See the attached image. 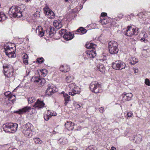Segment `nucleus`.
<instances>
[{"mask_svg": "<svg viewBox=\"0 0 150 150\" xmlns=\"http://www.w3.org/2000/svg\"><path fill=\"white\" fill-rule=\"evenodd\" d=\"M38 13V11H37V12H36V13Z\"/></svg>", "mask_w": 150, "mask_h": 150, "instance_id": "obj_60", "label": "nucleus"}, {"mask_svg": "<svg viewBox=\"0 0 150 150\" xmlns=\"http://www.w3.org/2000/svg\"><path fill=\"white\" fill-rule=\"evenodd\" d=\"M41 72L42 74H43V76H45L47 74V71L46 70H43L41 71Z\"/></svg>", "mask_w": 150, "mask_h": 150, "instance_id": "obj_42", "label": "nucleus"}, {"mask_svg": "<svg viewBox=\"0 0 150 150\" xmlns=\"http://www.w3.org/2000/svg\"><path fill=\"white\" fill-rule=\"evenodd\" d=\"M36 33L41 37L43 36L45 33V35L48 37H51L53 35V33L51 32L48 31V32H47V31H46V32L45 33V31H44L43 28L40 26H38V27H37L36 29Z\"/></svg>", "mask_w": 150, "mask_h": 150, "instance_id": "obj_6", "label": "nucleus"}, {"mask_svg": "<svg viewBox=\"0 0 150 150\" xmlns=\"http://www.w3.org/2000/svg\"><path fill=\"white\" fill-rule=\"evenodd\" d=\"M62 140L61 139H59V143L61 144H65V143H62V141H61Z\"/></svg>", "mask_w": 150, "mask_h": 150, "instance_id": "obj_55", "label": "nucleus"}, {"mask_svg": "<svg viewBox=\"0 0 150 150\" xmlns=\"http://www.w3.org/2000/svg\"><path fill=\"white\" fill-rule=\"evenodd\" d=\"M145 84L148 86H150V81L148 79H146L145 81Z\"/></svg>", "mask_w": 150, "mask_h": 150, "instance_id": "obj_40", "label": "nucleus"}, {"mask_svg": "<svg viewBox=\"0 0 150 150\" xmlns=\"http://www.w3.org/2000/svg\"><path fill=\"white\" fill-rule=\"evenodd\" d=\"M141 40V41H144V42H145L146 41V40H145V39L144 38H142L141 39H140Z\"/></svg>", "mask_w": 150, "mask_h": 150, "instance_id": "obj_53", "label": "nucleus"}, {"mask_svg": "<svg viewBox=\"0 0 150 150\" xmlns=\"http://www.w3.org/2000/svg\"><path fill=\"white\" fill-rule=\"evenodd\" d=\"M4 50L6 54L9 58H14L16 56L15 48L11 47L9 45H6L4 46Z\"/></svg>", "mask_w": 150, "mask_h": 150, "instance_id": "obj_3", "label": "nucleus"}, {"mask_svg": "<svg viewBox=\"0 0 150 150\" xmlns=\"http://www.w3.org/2000/svg\"><path fill=\"white\" fill-rule=\"evenodd\" d=\"M143 20L144 21V22H142V21H141L142 23H146L147 22H146V21H147L148 20V18H145L144 17L143 19Z\"/></svg>", "mask_w": 150, "mask_h": 150, "instance_id": "obj_45", "label": "nucleus"}, {"mask_svg": "<svg viewBox=\"0 0 150 150\" xmlns=\"http://www.w3.org/2000/svg\"><path fill=\"white\" fill-rule=\"evenodd\" d=\"M45 105V104L43 102V101L39 99H38L33 105V107L35 108L39 109L43 108L44 107Z\"/></svg>", "mask_w": 150, "mask_h": 150, "instance_id": "obj_17", "label": "nucleus"}, {"mask_svg": "<svg viewBox=\"0 0 150 150\" xmlns=\"http://www.w3.org/2000/svg\"><path fill=\"white\" fill-rule=\"evenodd\" d=\"M132 113L131 112H128L127 113V115L128 116V117H132Z\"/></svg>", "mask_w": 150, "mask_h": 150, "instance_id": "obj_49", "label": "nucleus"}, {"mask_svg": "<svg viewBox=\"0 0 150 150\" xmlns=\"http://www.w3.org/2000/svg\"><path fill=\"white\" fill-rule=\"evenodd\" d=\"M31 124L30 123H28L26 124L24 127L22 132L26 137H30L32 135L31 131Z\"/></svg>", "mask_w": 150, "mask_h": 150, "instance_id": "obj_9", "label": "nucleus"}, {"mask_svg": "<svg viewBox=\"0 0 150 150\" xmlns=\"http://www.w3.org/2000/svg\"><path fill=\"white\" fill-rule=\"evenodd\" d=\"M74 104L75 107L77 109H79V108H81V106L79 104L77 103H74Z\"/></svg>", "mask_w": 150, "mask_h": 150, "instance_id": "obj_43", "label": "nucleus"}, {"mask_svg": "<svg viewBox=\"0 0 150 150\" xmlns=\"http://www.w3.org/2000/svg\"><path fill=\"white\" fill-rule=\"evenodd\" d=\"M23 59H28V56L26 54L24 53L23 54Z\"/></svg>", "mask_w": 150, "mask_h": 150, "instance_id": "obj_46", "label": "nucleus"}, {"mask_svg": "<svg viewBox=\"0 0 150 150\" xmlns=\"http://www.w3.org/2000/svg\"><path fill=\"white\" fill-rule=\"evenodd\" d=\"M7 18V16L4 12H0V21H4L6 20Z\"/></svg>", "mask_w": 150, "mask_h": 150, "instance_id": "obj_27", "label": "nucleus"}, {"mask_svg": "<svg viewBox=\"0 0 150 150\" xmlns=\"http://www.w3.org/2000/svg\"><path fill=\"white\" fill-rule=\"evenodd\" d=\"M86 47L88 49L94 48L96 46L95 44L88 42H87L86 43Z\"/></svg>", "mask_w": 150, "mask_h": 150, "instance_id": "obj_29", "label": "nucleus"}, {"mask_svg": "<svg viewBox=\"0 0 150 150\" xmlns=\"http://www.w3.org/2000/svg\"><path fill=\"white\" fill-rule=\"evenodd\" d=\"M8 13L11 18H18L22 16L20 8L15 6H13L10 8Z\"/></svg>", "mask_w": 150, "mask_h": 150, "instance_id": "obj_1", "label": "nucleus"}, {"mask_svg": "<svg viewBox=\"0 0 150 150\" xmlns=\"http://www.w3.org/2000/svg\"><path fill=\"white\" fill-rule=\"evenodd\" d=\"M4 75L8 77H11L13 75L12 66L5 64L3 65Z\"/></svg>", "mask_w": 150, "mask_h": 150, "instance_id": "obj_8", "label": "nucleus"}, {"mask_svg": "<svg viewBox=\"0 0 150 150\" xmlns=\"http://www.w3.org/2000/svg\"><path fill=\"white\" fill-rule=\"evenodd\" d=\"M31 109V108L30 107L26 106L21 109H20L18 111H16L15 112L21 114L29 112Z\"/></svg>", "mask_w": 150, "mask_h": 150, "instance_id": "obj_19", "label": "nucleus"}, {"mask_svg": "<svg viewBox=\"0 0 150 150\" xmlns=\"http://www.w3.org/2000/svg\"><path fill=\"white\" fill-rule=\"evenodd\" d=\"M57 91L56 86L53 85H48L46 90V93L48 95H51Z\"/></svg>", "mask_w": 150, "mask_h": 150, "instance_id": "obj_13", "label": "nucleus"}, {"mask_svg": "<svg viewBox=\"0 0 150 150\" xmlns=\"http://www.w3.org/2000/svg\"><path fill=\"white\" fill-rule=\"evenodd\" d=\"M55 15L54 13L52 11L50 12V15L48 17L51 19H53Z\"/></svg>", "mask_w": 150, "mask_h": 150, "instance_id": "obj_35", "label": "nucleus"}, {"mask_svg": "<svg viewBox=\"0 0 150 150\" xmlns=\"http://www.w3.org/2000/svg\"><path fill=\"white\" fill-rule=\"evenodd\" d=\"M137 30L136 29L132 27V26H128L127 29L126 30V35L128 36H131L133 35H137Z\"/></svg>", "mask_w": 150, "mask_h": 150, "instance_id": "obj_12", "label": "nucleus"}, {"mask_svg": "<svg viewBox=\"0 0 150 150\" xmlns=\"http://www.w3.org/2000/svg\"><path fill=\"white\" fill-rule=\"evenodd\" d=\"M103 110H104L103 108H102V107L100 108H99V111L101 113H102L103 112Z\"/></svg>", "mask_w": 150, "mask_h": 150, "instance_id": "obj_50", "label": "nucleus"}, {"mask_svg": "<svg viewBox=\"0 0 150 150\" xmlns=\"http://www.w3.org/2000/svg\"><path fill=\"white\" fill-rule=\"evenodd\" d=\"M62 94H63V96L65 100V101L64 104L65 105H66L67 104V102L69 101L70 100V97L68 96L67 94L65 93L64 92H62Z\"/></svg>", "mask_w": 150, "mask_h": 150, "instance_id": "obj_26", "label": "nucleus"}, {"mask_svg": "<svg viewBox=\"0 0 150 150\" xmlns=\"http://www.w3.org/2000/svg\"><path fill=\"white\" fill-rule=\"evenodd\" d=\"M18 127V125L16 123H6L3 125V128L4 131L8 130V132L12 133L16 132L17 131Z\"/></svg>", "mask_w": 150, "mask_h": 150, "instance_id": "obj_2", "label": "nucleus"}, {"mask_svg": "<svg viewBox=\"0 0 150 150\" xmlns=\"http://www.w3.org/2000/svg\"><path fill=\"white\" fill-rule=\"evenodd\" d=\"M4 95L7 97L9 100L8 103L12 104L13 103V101L15 98V96L11 94L9 91H8L5 93Z\"/></svg>", "mask_w": 150, "mask_h": 150, "instance_id": "obj_16", "label": "nucleus"}, {"mask_svg": "<svg viewBox=\"0 0 150 150\" xmlns=\"http://www.w3.org/2000/svg\"><path fill=\"white\" fill-rule=\"evenodd\" d=\"M110 150H116V148L114 147H112Z\"/></svg>", "mask_w": 150, "mask_h": 150, "instance_id": "obj_56", "label": "nucleus"}, {"mask_svg": "<svg viewBox=\"0 0 150 150\" xmlns=\"http://www.w3.org/2000/svg\"><path fill=\"white\" fill-rule=\"evenodd\" d=\"M86 0H78L79 3H80V5H82L85 2Z\"/></svg>", "mask_w": 150, "mask_h": 150, "instance_id": "obj_44", "label": "nucleus"}, {"mask_svg": "<svg viewBox=\"0 0 150 150\" xmlns=\"http://www.w3.org/2000/svg\"><path fill=\"white\" fill-rule=\"evenodd\" d=\"M56 115L57 113L54 112L51 110H47L44 114V118L45 120L47 121L52 116H55Z\"/></svg>", "mask_w": 150, "mask_h": 150, "instance_id": "obj_14", "label": "nucleus"}, {"mask_svg": "<svg viewBox=\"0 0 150 150\" xmlns=\"http://www.w3.org/2000/svg\"><path fill=\"white\" fill-rule=\"evenodd\" d=\"M131 63L134 65L138 62V60L135 57L131 58L130 59Z\"/></svg>", "mask_w": 150, "mask_h": 150, "instance_id": "obj_32", "label": "nucleus"}, {"mask_svg": "<svg viewBox=\"0 0 150 150\" xmlns=\"http://www.w3.org/2000/svg\"><path fill=\"white\" fill-rule=\"evenodd\" d=\"M86 150H96V149L94 146H91L86 148Z\"/></svg>", "mask_w": 150, "mask_h": 150, "instance_id": "obj_36", "label": "nucleus"}, {"mask_svg": "<svg viewBox=\"0 0 150 150\" xmlns=\"http://www.w3.org/2000/svg\"><path fill=\"white\" fill-rule=\"evenodd\" d=\"M134 71L135 73H137L138 71V69L135 68L134 69Z\"/></svg>", "mask_w": 150, "mask_h": 150, "instance_id": "obj_54", "label": "nucleus"}, {"mask_svg": "<svg viewBox=\"0 0 150 150\" xmlns=\"http://www.w3.org/2000/svg\"><path fill=\"white\" fill-rule=\"evenodd\" d=\"M144 38H146L147 36V35L145 34H144Z\"/></svg>", "mask_w": 150, "mask_h": 150, "instance_id": "obj_58", "label": "nucleus"}, {"mask_svg": "<svg viewBox=\"0 0 150 150\" xmlns=\"http://www.w3.org/2000/svg\"><path fill=\"white\" fill-rule=\"evenodd\" d=\"M107 15V13H102L101 14V16H105Z\"/></svg>", "mask_w": 150, "mask_h": 150, "instance_id": "obj_52", "label": "nucleus"}, {"mask_svg": "<svg viewBox=\"0 0 150 150\" xmlns=\"http://www.w3.org/2000/svg\"><path fill=\"white\" fill-rule=\"evenodd\" d=\"M106 59V57L104 55H102L100 57V61H104Z\"/></svg>", "mask_w": 150, "mask_h": 150, "instance_id": "obj_41", "label": "nucleus"}, {"mask_svg": "<svg viewBox=\"0 0 150 150\" xmlns=\"http://www.w3.org/2000/svg\"><path fill=\"white\" fill-rule=\"evenodd\" d=\"M142 136L138 134L135 136L133 139V141L137 144H139L142 140Z\"/></svg>", "mask_w": 150, "mask_h": 150, "instance_id": "obj_25", "label": "nucleus"}, {"mask_svg": "<svg viewBox=\"0 0 150 150\" xmlns=\"http://www.w3.org/2000/svg\"><path fill=\"white\" fill-rule=\"evenodd\" d=\"M8 150H17V149L15 148H13L12 147H9Z\"/></svg>", "mask_w": 150, "mask_h": 150, "instance_id": "obj_51", "label": "nucleus"}, {"mask_svg": "<svg viewBox=\"0 0 150 150\" xmlns=\"http://www.w3.org/2000/svg\"><path fill=\"white\" fill-rule=\"evenodd\" d=\"M53 25L57 29L61 28L62 26L61 21L59 20L54 21L53 22Z\"/></svg>", "mask_w": 150, "mask_h": 150, "instance_id": "obj_22", "label": "nucleus"}, {"mask_svg": "<svg viewBox=\"0 0 150 150\" xmlns=\"http://www.w3.org/2000/svg\"><path fill=\"white\" fill-rule=\"evenodd\" d=\"M64 1H65L66 2H67L68 1V0H64Z\"/></svg>", "mask_w": 150, "mask_h": 150, "instance_id": "obj_59", "label": "nucleus"}, {"mask_svg": "<svg viewBox=\"0 0 150 150\" xmlns=\"http://www.w3.org/2000/svg\"><path fill=\"white\" fill-rule=\"evenodd\" d=\"M69 87L70 88V90L71 92H69V94L71 96H74L76 93H79L80 88L79 87L74 83H72L69 84Z\"/></svg>", "mask_w": 150, "mask_h": 150, "instance_id": "obj_7", "label": "nucleus"}, {"mask_svg": "<svg viewBox=\"0 0 150 150\" xmlns=\"http://www.w3.org/2000/svg\"><path fill=\"white\" fill-rule=\"evenodd\" d=\"M36 100V99L34 97L30 98H28V101L29 103H31L34 102Z\"/></svg>", "mask_w": 150, "mask_h": 150, "instance_id": "obj_34", "label": "nucleus"}, {"mask_svg": "<svg viewBox=\"0 0 150 150\" xmlns=\"http://www.w3.org/2000/svg\"><path fill=\"white\" fill-rule=\"evenodd\" d=\"M34 140L36 144H41L42 142V141L40 138L38 137L34 138Z\"/></svg>", "mask_w": 150, "mask_h": 150, "instance_id": "obj_33", "label": "nucleus"}, {"mask_svg": "<svg viewBox=\"0 0 150 150\" xmlns=\"http://www.w3.org/2000/svg\"><path fill=\"white\" fill-rule=\"evenodd\" d=\"M100 21L103 25H105L107 24V23L106 19H103V20H100Z\"/></svg>", "mask_w": 150, "mask_h": 150, "instance_id": "obj_38", "label": "nucleus"}, {"mask_svg": "<svg viewBox=\"0 0 150 150\" xmlns=\"http://www.w3.org/2000/svg\"><path fill=\"white\" fill-rule=\"evenodd\" d=\"M74 37L73 34H72L69 32H67L64 35L63 37L66 40H71Z\"/></svg>", "mask_w": 150, "mask_h": 150, "instance_id": "obj_20", "label": "nucleus"}, {"mask_svg": "<svg viewBox=\"0 0 150 150\" xmlns=\"http://www.w3.org/2000/svg\"><path fill=\"white\" fill-rule=\"evenodd\" d=\"M60 70L63 72H66L69 70L70 68L67 65H61L59 68Z\"/></svg>", "mask_w": 150, "mask_h": 150, "instance_id": "obj_23", "label": "nucleus"}, {"mask_svg": "<svg viewBox=\"0 0 150 150\" xmlns=\"http://www.w3.org/2000/svg\"><path fill=\"white\" fill-rule=\"evenodd\" d=\"M74 124L71 122H67L65 124L66 128L69 130H72L74 128Z\"/></svg>", "mask_w": 150, "mask_h": 150, "instance_id": "obj_21", "label": "nucleus"}, {"mask_svg": "<svg viewBox=\"0 0 150 150\" xmlns=\"http://www.w3.org/2000/svg\"><path fill=\"white\" fill-rule=\"evenodd\" d=\"M25 1L26 2H30L31 0H25Z\"/></svg>", "mask_w": 150, "mask_h": 150, "instance_id": "obj_57", "label": "nucleus"}, {"mask_svg": "<svg viewBox=\"0 0 150 150\" xmlns=\"http://www.w3.org/2000/svg\"><path fill=\"white\" fill-rule=\"evenodd\" d=\"M73 76L72 75H69L67 76L66 78V81L67 83H69L72 81L73 79Z\"/></svg>", "mask_w": 150, "mask_h": 150, "instance_id": "obj_31", "label": "nucleus"}, {"mask_svg": "<svg viewBox=\"0 0 150 150\" xmlns=\"http://www.w3.org/2000/svg\"><path fill=\"white\" fill-rule=\"evenodd\" d=\"M31 81L40 86L43 85L45 82L44 78L38 77H33L31 79Z\"/></svg>", "mask_w": 150, "mask_h": 150, "instance_id": "obj_10", "label": "nucleus"}, {"mask_svg": "<svg viewBox=\"0 0 150 150\" xmlns=\"http://www.w3.org/2000/svg\"><path fill=\"white\" fill-rule=\"evenodd\" d=\"M89 88L92 92L95 93H100L102 91L101 85L97 81L92 82L90 85Z\"/></svg>", "mask_w": 150, "mask_h": 150, "instance_id": "obj_4", "label": "nucleus"}, {"mask_svg": "<svg viewBox=\"0 0 150 150\" xmlns=\"http://www.w3.org/2000/svg\"><path fill=\"white\" fill-rule=\"evenodd\" d=\"M76 31L80 33V34H83L85 33L86 32V30L83 27H80Z\"/></svg>", "mask_w": 150, "mask_h": 150, "instance_id": "obj_28", "label": "nucleus"}, {"mask_svg": "<svg viewBox=\"0 0 150 150\" xmlns=\"http://www.w3.org/2000/svg\"><path fill=\"white\" fill-rule=\"evenodd\" d=\"M32 71H31V70L30 69H27L26 70V72L27 75H28L29 74H30V73L32 72Z\"/></svg>", "mask_w": 150, "mask_h": 150, "instance_id": "obj_47", "label": "nucleus"}, {"mask_svg": "<svg viewBox=\"0 0 150 150\" xmlns=\"http://www.w3.org/2000/svg\"><path fill=\"white\" fill-rule=\"evenodd\" d=\"M108 48L110 53L112 54H117L118 51V44L116 42L112 41L108 43Z\"/></svg>", "mask_w": 150, "mask_h": 150, "instance_id": "obj_5", "label": "nucleus"}, {"mask_svg": "<svg viewBox=\"0 0 150 150\" xmlns=\"http://www.w3.org/2000/svg\"><path fill=\"white\" fill-rule=\"evenodd\" d=\"M66 30L64 29H62L59 31V33L61 36H63L64 33H65V32H67L66 31Z\"/></svg>", "mask_w": 150, "mask_h": 150, "instance_id": "obj_37", "label": "nucleus"}, {"mask_svg": "<svg viewBox=\"0 0 150 150\" xmlns=\"http://www.w3.org/2000/svg\"><path fill=\"white\" fill-rule=\"evenodd\" d=\"M32 109L33 110H34V109H33V108Z\"/></svg>", "mask_w": 150, "mask_h": 150, "instance_id": "obj_61", "label": "nucleus"}, {"mask_svg": "<svg viewBox=\"0 0 150 150\" xmlns=\"http://www.w3.org/2000/svg\"><path fill=\"white\" fill-rule=\"evenodd\" d=\"M69 150H72V149H70Z\"/></svg>", "mask_w": 150, "mask_h": 150, "instance_id": "obj_62", "label": "nucleus"}, {"mask_svg": "<svg viewBox=\"0 0 150 150\" xmlns=\"http://www.w3.org/2000/svg\"><path fill=\"white\" fill-rule=\"evenodd\" d=\"M44 10V13L47 17L50 15V12L52 11L50 9L47 8H45Z\"/></svg>", "mask_w": 150, "mask_h": 150, "instance_id": "obj_30", "label": "nucleus"}, {"mask_svg": "<svg viewBox=\"0 0 150 150\" xmlns=\"http://www.w3.org/2000/svg\"><path fill=\"white\" fill-rule=\"evenodd\" d=\"M125 64L121 61H119L118 62L113 63L112 64V68L115 69L121 70L125 68Z\"/></svg>", "mask_w": 150, "mask_h": 150, "instance_id": "obj_11", "label": "nucleus"}, {"mask_svg": "<svg viewBox=\"0 0 150 150\" xmlns=\"http://www.w3.org/2000/svg\"><path fill=\"white\" fill-rule=\"evenodd\" d=\"M43 59L42 58H38L37 59V62L39 63H41L43 62Z\"/></svg>", "mask_w": 150, "mask_h": 150, "instance_id": "obj_39", "label": "nucleus"}, {"mask_svg": "<svg viewBox=\"0 0 150 150\" xmlns=\"http://www.w3.org/2000/svg\"><path fill=\"white\" fill-rule=\"evenodd\" d=\"M122 96L123 97L122 100L124 101L129 100L133 96V95L131 93H123Z\"/></svg>", "mask_w": 150, "mask_h": 150, "instance_id": "obj_18", "label": "nucleus"}, {"mask_svg": "<svg viewBox=\"0 0 150 150\" xmlns=\"http://www.w3.org/2000/svg\"><path fill=\"white\" fill-rule=\"evenodd\" d=\"M23 62L25 65H27L28 64V59H23Z\"/></svg>", "mask_w": 150, "mask_h": 150, "instance_id": "obj_48", "label": "nucleus"}, {"mask_svg": "<svg viewBox=\"0 0 150 150\" xmlns=\"http://www.w3.org/2000/svg\"><path fill=\"white\" fill-rule=\"evenodd\" d=\"M84 54L85 56V59H87L94 57L96 56V52L94 51H87Z\"/></svg>", "mask_w": 150, "mask_h": 150, "instance_id": "obj_15", "label": "nucleus"}, {"mask_svg": "<svg viewBox=\"0 0 150 150\" xmlns=\"http://www.w3.org/2000/svg\"><path fill=\"white\" fill-rule=\"evenodd\" d=\"M95 68L102 72H104L105 70V67L102 64H97Z\"/></svg>", "mask_w": 150, "mask_h": 150, "instance_id": "obj_24", "label": "nucleus"}]
</instances>
